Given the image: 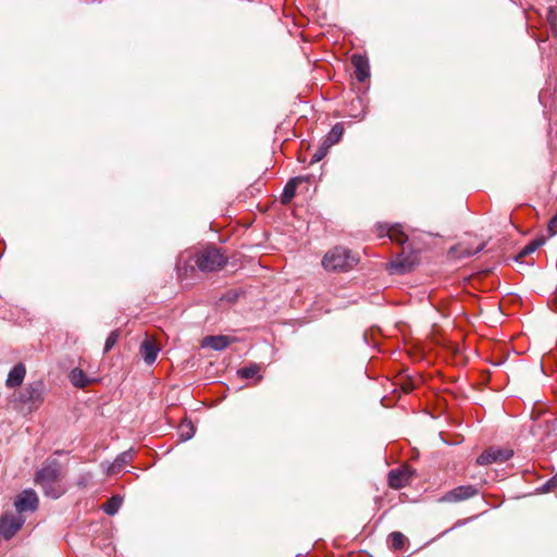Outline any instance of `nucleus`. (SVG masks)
Returning <instances> with one entry per match:
<instances>
[{
    "label": "nucleus",
    "mask_w": 557,
    "mask_h": 557,
    "mask_svg": "<svg viewBox=\"0 0 557 557\" xmlns=\"http://www.w3.org/2000/svg\"><path fill=\"white\" fill-rule=\"evenodd\" d=\"M545 238L543 236L536 237L533 240H531L528 245H525L521 251L519 252L518 257L516 258L518 261L522 259L523 257L533 253L535 250H537L541 246L545 244Z\"/></svg>",
    "instance_id": "20"
},
{
    "label": "nucleus",
    "mask_w": 557,
    "mask_h": 557,
    "mask_svg": "<svg viewBox=\"0 0 557 557\" xmlns=\"http://www.w3.org/2000/svg\"><path fill=\"white\" fill-rule=\"evenodd\" d=\"M225 298H226L227 300H230V301H233V300H235V298H236V294H231V293H228V294L225 296Z\"/></svg>",
    "instance_id": "31"
},
{
    "label": "nucleus",
    "mask_w": 557,
    "mask_h": 557,
    "mask_svg": "<svg viewBox=\"0 0 557 557\" xmlns=\"http://www.w3.org/2000/svg\"><path fill=\"white\" fill-rule=\"evenodd\" d=\"M351 63L355 67V75L359 82H364L370 76L369 61L366 57L354 54Z\"/></svg>",
    "instance_id": "13"
},
{
    "label": "nucleus",
    "mask_w": 557,
    "mask_h": 557,
    "mask_svg": "<svg viewBox=\"0 0 557 557\" xmlns=\"http://www.w3.org/2000/svg\"><path fill=\"white\" fill-rule=\"evenodd\" d=\"M117 338H119L117 331H113L109 334V336L106 339L104 347H103L104 354L109 352L113 348V346L116 344Z\"/></svg>",
    "instance_id": "27"
},
{
    "label": "nucleus",
    "mask_w": 557,
    "mask_h": 557,
    "mask_svg": "<svg viewBox=\"0 0 557 557\" xmlns=\"http://www.w3.org/2000/svg\"><path fill=\"white\" fill-rule=\"evenodd\" d=\"M379 236H387L392 242L398 243L400 245L405 244L408 240V236L405 234L401 225L399 224H395L392 226L380 225Z\"/></svg>",
    "instance_id": "10"
},
{
    "label": "nucleus",
    "mask_w": 557,
    "mask_h": 557,
    "mask_svg": "<svg viewBox=\"0 0 557 557\" xmlns=\"http://www.w3.org/2000/svg\"><path fill=\"white\" fill-rule=\"evenodd\" d=\"M71 383L79 388H83L88 385L89 379L85 374V372L79 368H74L70 373Z\"/></svg>",
    "instance_id": "18"
},
{
    "label": "nucleus",
    "mask_w": 557,
    "mask_h": 557,
    "mask_svg": "<svg viewBox=\"0 0 557 557\" xmlns=\"http://www.w3.org/2000/svg\"><path fill=\"white\" fill-rule=\"evenodd\" d=\"M260 372V366L251 363L237 370V374L243 379H252Z\"/></svg>",
    "instance_id": "24"
},
{
    "label": "nucleus",
    "mask_w": 557,
    "mask_h": 557,
    "mask_svg": "<svg viewBox=\"0 0 557 557\" xmlns=\"http://www.w3.org/2000/svg\"><path fill=\"white\" fill-rule=\"evenodd\" d=\"M485 247V244H481L479 245L475 249H463L461 252H460V257H463V258H468V257H472L479 252H481Z\"/></svg>",
    "instance_id": "29"
},
{
    "label": "nucleus",
    "mask_w": 557,
    "mask_h": 557,
    "mask_svg": "<svg viewBox=\"0 0 557 557\" xmlns=\"http://www.w3.org/2000/svg\"><path fill=\"white\" fill-rule=\"evenodd\" d=\"M140 352L145 362L147 364H152L158 357L159 347L153 342L146 338L140 345Z\"/></svg>",
    "instance_id": "16"
},
{
    "label": "nucleus",
    "mask_w": 557,
    "mask_h": 557,
    "mask_svg": "<svg viewBox=\"0 0 557 557\" xmlns=\"http://www.w3.org/2000/svg\"><path fill=\"white\" fill-rule=\"evenodd\" d=\"M413 471L408 467L393 469L388 472V485L394 490H399L408 485L411 481Z\"/></svg>",
    "instance_id": "7"
},
{
    "label": "nucleus",
    "mask_w": 557,
    "mask_h": 557,
    "mask_svg": "<svg viewBox=\"0 0 557 557\" xmlns=\"http://www.w3.org/2000/svg\"><path fill=\"white\" fill-rule=\"evenodd\" d=\"M235 342V338H231L226 335H212V336H206L202 339L201 346L208 347L216 351H221L225 349L230 344Z\"/></svg>",
    "instance_id": "12"
},
{
    "label": "nucleus",
    "mask_w": 557,
    "mask_h": 557,
    "mask_svg": "<svg viewBox=\"0 0 557 557\" xmlns=\"http://www.w3.org/2000/svg\"><path fill=\"white\" fill-rule=\"evenodd\" d=\"M42 391L41 382L30 383L20 393V401L30 405L39 404L42 400Z\"/></svg>",
    "instance_id": "9"
},
{
    "label": "nucleus",
    "mask_w": 557,
    "mask_h": 557,
    "mask_svg": "<svg viewBox=\"0 0 557 557\" xmlns=\"http://www.w3.org/2000/svg\"><path fill=\"white\" fill-rule=\"evenodd\" d=\"M122 503V496L113 495L102 505V510L109 516H114L120 510Z\"/></svg>",
    "instance_id": "17"
},
{
    "label": "nucleus",
    "mask_w": 557,
    "mask_h": 557,
    "mask_svg": "<svg viewBox=\"0 0 557 557\" xmlns=\"http://www.w3.org/2000/svg\"><path fill=\"white\" fill-rule=\"evenodd\" d=\"M546 21L552 30L557 35V11L554 7H549L546 12Z\"/></svg>",
    "instance_id": "26"
},
{
    "label": "nucleus",
    "mask_w": 557,
    "mask_h": 557,
    "mask_svg": "<svg viewBox=\"0 0 557 557\" xmlns=\"http://www.w3.org/2000/svg\"><path fill=\"white\" fill-rule=\"evenodd\" d=\"M79 485H85L84 481L78 482Z\"/></svg>",
    "instance_id": "32"
},
{
    "label": "nucleus",
    "mask_w": 557,
    "mask_h": 557,
    "mask_svg": "<svg viewBox=\"0 0 557 557\" xmlns=\"http://www.w3.org/2000/svg\"><path fill=\"white\" fill-rule=\"evenodd\" d=\"M133 450H125L120 454L114 461L108 467L107 473L109 475L117 474L122 469L133 459Z\"/></svg>",
    "instance_id": "14"
},
{
    "label": "nucleus",
    "mask_w": 557,
    "mask_h": 557,
    "mask_svg": "<svg viewBox=\"0 0 557 557\" xmlns=\"http://www.w3.org/2000/svg\"><path fill=\"white\" fill-rule=\"evenodd\" d=\"M389 540H391V547L394 550H401L407 541L406 536L401 532H398V531L392 532L389 534Z\"/></svg>",
    "instance_id": "23"
},
{
    "label": "nucleus",
    "mask_w": 557,
    "mask_h": 557,
    "mask_svg": "<svg viewBox=\"0 0 557 557\" xmlns=\"http://www.w3.org/2000/svg\"><path fill=\"white\" fill-rule=\"evenodd\" d=\"M556 487H557V478L554 476V478L549 479L548 481H546L541 487H539V491L541 493H548V492L555 491Z\"/></svg>",
    "instance_id": "28"
},
{
    "label": "nucleus",
    "mask_w": 557,
    "mask_h": 557,
    "mask_svg": "<svg viewBox=\"0 0 557 557\" xmlns=\"http://www.w3.org/2000/svg\"><path fill=\"white\" fill-rule=\"evenodd\" d=\"M343 134L344 128L341 123H337L331 128L323 141L326 144V146L332 147L342 139Z\"/></svg>",
    "instance_id": "19"
},
{
    "label": "nucleus",
    "mask_w": 557,
    "mask_h": 557,
    "mask_svg": "<svg viewBox=\"0 0 557 557\" xmlns=\"http://www.w3.org/2000/svg\"><path fill=\"white\" fill-rule=\"evenodd\" d=\"M26 374V369L23 363L15 364L9 372L5 384L8 387H17L23 383Z\"/></svg>",
    "instance_id": "15"
},
{
    "label": "nucleus",
    "mask_w": 557,
    "mask_h": 557,
    "mask_svg": "<svg viewBox=\"0 0 557 557\" xmlns=\"http://www.w3.org/2000/svg\"><path fill=\"white\" fill-rule=\"evenodd\" d=\"M513 455L511 449L491 447L483 451L476 459L478 465L487 466L494 462H505Z\"/></svg>",
    "instance_id": "4"
},
{
    "label": "nucleus",
    "mask_w": 557,
    "mask_h": 557,
    "mask_svg": "<svg viewBox=\"0 0 557 557\" xmlns=\"http://www.w3.org/2000/svg\"><path fill=\"white\" fill-rule=\"evenodd\" d=\"M478 494L479 490L474 485H460L444 494L441 498V502L458 503L472 498Z\"/></svg>",
    "instance_id": "6"
},
{
    "label": "nucleus",
    "mask_w": 557,
    "mask_h": 557,
    "mask_svg": "<svg viewBox=\"0 0 557 557\" xmlns=\"http://www.w3.org/2000/svg\"><path fill=\"white\" fill-rule=\"evenodd\" d=\"M61 462L54 458H48L35 474V483L39 485L44 494L52 499H58L65 493L61 483Z\"/></svg>",
    "instance_id": "2"
},
{
    "label": "nucleus",
    "mask_w": 557,
    "mask_h": 557,
    "mask_svg": "<svg viewBox=\"0 0 557 557\" xmlns=\"http://www.w3.org/2000/svg\"><path fill=\"white\" fill-rule=\"evenodd\" d=\"M39 499L36 492L32 488L22 491L14 500L17 512L35 511L38 508Z\"/></svg>",
    "instance_id": "5"
},
{
    "label": "nucleus",
    "mask_w": 557,
    "mask_h": 557,
    "mask_svg": "<svg viewBox=\"0 0 557 557\" xmlns=\"http://www.w3.org/2000/svg\"><path fill=\"white\" fill-rule=\"evenodd\" d=\"M309 181H310L309 175L296 176V177L290 178L284 186L283 193L281 195V202L283 205H288L296 195L297 186L302 182H309Z\"/></svg>",
    "instance_id": "11"
},
{
    "label": "nucleus",
    "mask_w": 557,
    "mask_h": 557,
    "mask_svg": "<svg viewBox=\"0 0 557 557\" xmlns=\"http://www.w3.org/2000/svg\"><path fill=\"white\" fill-rule=\"evenodd\" d=\"M330 148H331L330 146H326V144L324 141H322V144L319 146V148L312 154L310 164L321 161L327 154Z\"/></svg>",
    "instance_id": "25"
},
{
    "label": "nucleus",
    "mask_w": 557,
    "mask_h": 557,
    "mask_svg": "<svg viewBox=\"0 0 557 557\" xmlns=\"http://www.w3.org/2000/svg\"><path fill=\"white\" fill-rule=\"evenodd\" d=\"M227 258L221 252V250L215 246H208L195 255L190 256L188 259H184L181 257L177 261V269L184 270L187 272L188 270L194 271L195 268L200 270L201 272H213L220 270L223 265H225Z\"/></svg>",
    "instance_id": "1"
},
{
    "label": "nucleus",
    "mask_w": 557,
    "mask_h": 557,
    "mask_svg": "<svg viewBox=\"0 0 557 557\" xmlns=\"http://www.w3.org/2000/svg\"><path fill=\"white\" fill-rule=\"evenodd\" d=\"M412 268V262L408 261L406 258H397L391 263V269L396 273L403 274L409 272Z\"/></svg>",
    "instance_id": "21"
},
{
    "label": "nucleus",
    "mask_w": 557,
    "mask_h": 557,
    "mask_svg": "<svg viewBox=\"0 0 557 557\" xmlns=\"http://www.w3.org/2000/svg\"><path fill=\"white\" fill-rule=\"evenodd\" d=\"M180 437L182 441H188L195 435V426L191 421H184L180 424Z\"/></svg>",
    "instance_id": "22"
},
{
    "label": "nucleus",
    "mask_w": 557,
    "mask_h": 557,
    "mask_svg": "<svg viewBox=\"0 0 557 557\" xmlns=\"http://www.w3.org/2000/svg\"><path fill=\"white\" fill-rule=\"evenodd\" d=\"M24 520L14 515H4L0 519V535L10 540L21 529Z\"/></svg>",
    "instance_id": "8"
},
{
    "label": "nucleus",
    "mask_w": 557,
    "mask_h": 557,
    "mask_svg": "<svg viewBox=\"0 0 557 557\" xmlns=\"http://www.w3.org/2000/svg\"><path fill=\"white\" fill-rule=\"evenodd\" d=\"M547 232L549 234V237L557 234V220H555V215L550 219L548 223Z\"/></svg>",
    "instance_id": "30"
},
{
    "label": "nucleus",
    "mask_w": 557,
    "mask_h": 557,
    "mask_svg": "<svg viewBox=\"0 0 557 557\" xmlns=\"http://www.w3.org/2000/svg\"><path fill=\"white\" fill-rule=\"evenodd\" d=\"M358 257L344 247H335L327 251L322 260L326 271L347 272L358 263Z\"/></svg>",
    "instance_id": "3"
}]
</instances>
